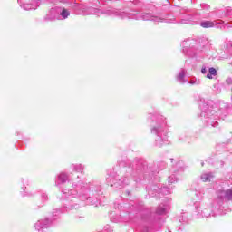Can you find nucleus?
<instances>
[{
	"label": "nucleus",
	"mask_w": 232,
	"mask_h": 232,
	"mask_svg": "<svg viewBox=\"0 0 232 232\" xmlns=\"http://www.w3.org/2000/svg\"><path fill=\"white\" fill-rule=\"evenodd\" d=\"M66 180H68V176L63 172L60 173V175L58 176V181L60 182V184H64Z\"/></svg>",
	"instance_id": "nucleus-9"
},
{
	"label": "nucleus",
	"mask_w": 232,
	"mask_h": 232,
	"mask_svg": "<svg viewBox=\"0 0 232 232\" xmlns=\"http://www.w3.org/2000/svg\"><path fill=\"white\" fill-rule=\"evenodd\" d=\"M168 182H169L170 184H173V182H175V176H170L168 178Z\"/></svg>",
	"instance_id": "nucleus-16"
},
{
	"label": "nucleus",
	"mask_w": 232,
	"mask_h": 232,
	"mask_svg": "<svg viewBox=\"0 0 232 232\" xmlns=\"http://www.w3.org/2000/svg\"><path fill=\"white\" fill-rule=\"evenodd\" d=\"M207 79H213V74H210V72L207 74Z\"/></svg>",
	"instance_id": "nucleus-18"
},
{
	"label": "nucleus",
	"mask_w": 232,
	"mask_h": 232,
	"mask_svg": "<svg viewBox=\"0 0 232 232\" xmlns=\"http://www.w3.org/2000/svg\"><path fill=\"white\" fill-rule=\"evenodd\" d=\"M207 72H208V70L206 68L201 69V73H207Z\"/></svg>",
	"instance_id": "nucleus-19"
},
{
	"label": "nucleus",
	"mask_w": 232,
	"mask_h": 232,
	"mask_svg": "<svg viewBox=\"0 0 232 232\" xmlns=\"http://www.w3.org/2000/svg\"><path fill=\"white\" fill-rule=\"evenodd\" d=\"M23 8L24 10H35L37 6H33L31 4H24Z\"/></svg>",
	"instance_id": "nucleus-12"
},
{
	"label": "nucleus",
	"mask_w": 232,
	"mask_h": 232,
	"mask_svg": "<svg viewBox=\"0 0 232 232\" xmlns=\"http://www.w3.org/2000/svg\"><path fill=\"white\" fill-rule=\"evenodd\" d=\"M170 160H173V159H170Z\"/></svg>",
	"instance_id": "nucleus-23"
},
{
	"label": "nucleus",
	"mask_w": 232,
	"mask_h": 232,
	"mask_svg": "<svg viewBox=\"0 0 232 232\" xmlns=\"http://www.w3.org/2000/svg\"><path fill=\"white\" fill-rule=\"evenodd\" d=\"M209 73L212 75H217V69L213 67L209 68Z\"/></svg>",
	"instance_id": "nucleus-15"
},
{
	"label": "nucleus",
	"mask_w": 232,
	"mask_h": 232,
	"mask_svg": "<svg viewBox=\"0 0 232 232\" xmlns=\"http://www.w3.org/2000/svg\"><path fill=\"white\" fill-rule=\"evenodd\" d=\"M201 166H204V162L201 163Z\"/></svg>",
	"instance_id": "nucleus-22"
},
{
	"label": "nucleus",
	"mask_w": 232,
	"mask_h": 232,
	"mask_svg": "<svg viewBox=\"0 0 232 232\" xmlns=\"http://www.w3.org/2000/svg\"><path fill=\"white\" fill-rule=\"evenodd\" d=\"M120 16L121 19H124V17H126V13H120Z\"/></svg>",
	"instance_id": "nucleus-17"
},
{
	"label": "nucleus",
	"mask_w": 232,
	"mask_h": 232,
	"mask_svg": "<svg viewBox=\"0 0 232 232\" xmlns=\"http://www.w3.org/2000/svg\"><path fill=\"white\" fill-rule=\"evenodd\" d=\"M49 224L50 220L48 218H45L44 220H38L34 225V229L41 231V229L48 227Z\"/></svg>",
	"instance_id": "nucleus-2"
},
{
	"label": "nucleus",
	"mask_w": 232,
	"mask_h": 232,
	"mask_svg": "<svg viewBox=\"0 0 232 232\" xmlns=\"http://www.w3.org/2000/svg\"><path fill=\"white\" fill-rule=\"evenodd\" d=\"M200 26H202V28H213L215 23L211 21H204L200 23Z\"/></svg>",
	"instance_id": "nucleus-8"
},
{
	"label": "nucleus",
	"mask_w": 232,
	"mask_h": 232,
	"mask_svg": "<svg viewBox=\"0 0 232 232\" xmlns=\"http://www.w3.org/2000/svg\"><path fill=\"white\" fill-rule=\"evenodd\" d=\"M74 169L75 171H82V169H84V167H82V165H75L74 166Z\"/></svg>",
	"instance_id": "nucleus-14"
},
{
	"label": "nucleus",
	"mask_w": 232,
	"mask_h": 232,
	"mask_svg": "<svg viewBox=\"0 0 232 232\" xmlns=\"http://www.w3.org/2000/svg\"><path fill=\"white\" fill-rule=\"evenodd\" d=\"M227 84H232V80H231V78L227 79Z\"/></svg>",
	"instance_id": "nucleus-20"
},
{
	"label": "nucleus",
	"mask_w": 232,
	"mask_h": 232,
	"mask_svg": "<svg viewBox=\"0 0 232 232\" xmlns=\"http://www.w3.org/2000/svg\"><path fill=\"white\" fill-rule=\"evenodd\" d=\"M161 193H163V195H169V193H171V190H169V188L164 187L161 188Z\"/></svg>",
	"instance_id": "nucleus-13"
},
{
	"label": "nucleus",
	"mask_w": 232,
	"mask_h": 232,
	"mask_svg": "<svg viewBox=\"0 0 232 232\" xmlns=\"http://www.w3.org/2000/svg\"><path fill=\"white\" fill-rule=\"evenodd\" d=\"M151 133H154L155 135H157L156 146H159L160 148V146H162L164 140H166V138H162V135L164 133V129L162 127H154L151 130Z\"/></svg>",
	"instance_id": "nucleus-1"
},
{
	"label": "nucleus",
	"mask_w": 232,
	"mask_h": 232,
	"mask_svg": "<svg viewBox=\"0 0 232 232\" xmlns=\"http://www.w3.org/2000/svg\"><path fill=\"white\" fill-rule=\"evenodd\" d=\"M143 21H154L156 23H159V21H161V19L157 16H150V14H145L143 15Z\"/></svg>",
	"instance_id": "nucleus-6"
},
{
	"label": "nucleus",
	"mask_w": 232,
	"mask_h": 232,
	"mask_svg": "<svg viewBox=\"0 0 232 232\" xmlns=\"http://www.w3.org/2000/svg\"><path fill=\"white\" fill-rule=\"evenodd\" d=\"M60 15L63 17V19H68V16L70 15V12L63 8L62 12L60 13Z\"/></svg>",
	"instance_id": "nucleus-10"
},
{
	"label": "nucleus",
	"mask_w": 232,
	"mask_h": 232,
	"mask_svg": "<svg viewBox=\"0 0 232 232\" xmlns=\"http://www.w3.org/2000/svg\"><path fill=\"white\" fill-rule=\"evenodd\" d=\"M213 173H204L201 175V180L203 182H211V179H213Z\"/></svg>",
	"instance_id": "nucleus-5"
},
{
	"label": "nucleus",
	"mask_w": 232,
	"mask_h": 232,
	"mask_svg": "<svg viewBox=\"0 0 232 232\" xmlns=\"http://www.w3.org/2000/svg\"><path fill=\"white\" fill-rule=\"evenodd\" d=\"M218 198H227V200H232V189L219 191Z\"/></svg>",
	"instance_id": "nucleus-3"
},
{
	"label": "nucleus",
	"mask_w": 232,
	"mask_h": 232,
	"mask_svg": "<svg viewBox=\"0 0 232 232\" xmlns=\"http://www.w3.org/2000/svg\"><path fill=\"white\" fill-rule=\"evenodd\" d=\"M157 215H166V208L162 206H160L156 210Z\"/></svg>",
	"instance_id": "nucleus-11"
},
{
	"label": "nucleus",
	"mask_w": 232,
	"mask_h": 232,
	"mask_svg": "<svg viewBox=\"0 0 232 232\" xmlns=\"http://www.w3.org/2000/svg\"><path fill=\"white\" fill-rule=\"evenodd\" d=\"M185 75H186V71L184 69H182L181 72L179 73V75L177 77V80L181 84H184V82H186V80H184Z\"/></svg>",
	"instance_id": "nucleus-7"
},
{
	"label": "nucleus",
	"mask_w": 232,
	"mask_h": 232,
	"mask_svg": "<svg viewBox=\"0 0 232 232\" xmlns=\"http://www.w3.org/2000/svg\"><path fill=\"white\" fill-rule=\"evenodd\" d=\"M63 197H64V198H70V197H72V198H75V195H77V190H73V189H64L63 191Z\"/></svg>",
	"instance_id": "nucleus-4"
},
{
	"label": "nucleus",
	"mask_w": 232,
	"mask_h": 232,
	"mask_svg": "<svg viewBox=\"0 0 232 232\" xmlns=\"http://www.w3.org/2000/svg\"><path fill=\"white\" fill-rule=\"evenodd\" d=\"M43 197H44V198H45V200H46V196H45V195H44Z\"/></svg>",
	"instance_id": "nucleus-21"
}]
</instances>
